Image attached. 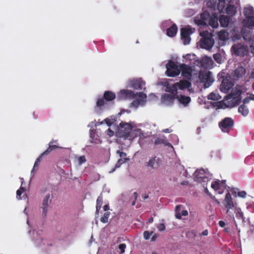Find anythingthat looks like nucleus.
<instances>
[{
	"instance_id": "obj_39",
	"label": "nucleus",
	"mask_w": 254,
	"mask_h": 254,
	"mask_svg": "<svg viewBox=\"0 0 254 254\" xmlns=\"http://www.w3.org/2000/svg\"><path fill=\"white\" fill-rule=\"evenodd\" d=\"M104 99L101 98V99H98L96 102V105L98 107H101L102 106H104L105 104V102L104 101Z\"/></svg>"
},
{
	"instance_id": "obj_18",
	"label": "nucleus",
	"mask_w": 254,
	"mask_h": 254,
	"mask_svg": "<svg viewBox=\"0 0 254 254\" xmlns=\"http://www.w3.org/2000/svg\"><path fill=\"white\" fill-rule=\"evenodd\" d=\"M183 208L182 205H178L175 208V216L177 219H180L182 216H186L188 215V212L186 210H181Z\"/></svg>"
},
{
	"instance_id": "obj_33",
	"label": "nucleus",
	"mask_w": 254,
	"mask_h": 254,
	"mask_svg": "<svg viewBox=\"0 0 254 254\" xmlns=\"http://www.w3.org/2000/svg\"><path fill=\"white\" fill-rule=\"evenodd\" d=\"M228 33L225 30H222L218 33L219 39L222 41H225L228 39Z\"/></svg>"
},
{
	"instance_id": "obj_35",
	"label": "nucleus",
	"mask_w": 254,
	"mask_h": 254,
	"mask_svg": "<svg viewBox=\"0 0 254 254\" xmlns=\"http://www.w3.org/2000/svg\"><path fill=\"white\" fill-rule=\"evenodd\" d=\"M139 99L134 100L131 103V105L132 107L134 108H137L140 105L141 102H143L146 98L142 99L141 97H139Z\"/></svg>"
},
{
	"instance_id": "obj_14",
	"label": "nucleus",
	"mask_w": 254,
	"mask_h": 254,
	"mask_svg": "<svg viewBox=\"0 0 254 254\" xmlns=\"http://www.w3.org/2000/svg\"><path fill=\"white\" fill-rule=\"evenodd\" d=\"M224 205L227 209V213H228L229 210L232 209L234 206L231 195L229 192L227 193L226 194L224 199Z\"/></svg>"
},
{
	"instance_id": "obj_48",
	"label": "nucleus",
	"mask_w": 254,
	"mask_h": 254,
	"mask_svg": "<svg viewBox=\"0 0 254 254\" xmlns=\"http://www.w3.org/2000/svg\"><path fill=\"white\" fill-rule=\"evenodd\" d=\"M86 158L85 156L83 155L79 157L78 163L79 164H82L86 162Z\"/></svg>"
},
{
	"instance_id": "obj_5",
	"label": "nucleus",
	"mask_w": 254,
	"mask_h": 254,
	"mask_svg": "<svg viewBox=\"0 0 254 254\" xmlns=\"http://www.w3.org/2000/svg\"><path fill=\"white\" fill-rule=\"evenodd\" d=\"M166 66V74L168 76L175 77L180 73V67L179 68L177 63L173 61H169Z\"/></svg>"
},
{
	"instance_id": "obj_51",
	"label": "nucleus",
	"mask_w": 254,
	"mask_h": 254,
	"mask_svg": "<svg viewBox=\"0 0 254 254\" xmlns=\"http://www.w3.org/2000/svg\"><path fill=\"white\" fill-rule=\"evenodd\" d=\"M107 134L109 136L111 137L114 135V132L112 130H111L110 128H109L107 130Z\"/></svg>"
},
{
	"instance_id": "obj_32",
	"label": "nucleus",
	"mask_w": 254,
	"mask_h": 254,
	"mask_svg": "<svg viewBox=\"0 0 254 254\" xmlns=\"http://www.w3.org/2000/svg\"><path fill=\"white\" fill-rule=\"evenodd\" d=\"M103 203V196L101 194L96 200V213L98 214Z\"/></svg>"
},
{
	"instance_id": "obj_50",
	"label": "nucleus",
	"mask_w": 254,
	"mask_h": 254,
	"mask_svg": "<svg viewBox=\"0 0 254 254\" xmlns=\"http://www.w3.org/2000/svg\"><path fill=\"white\" fill-rule=\"evenodd\" d=\"M236 216L237 218H241L243 220H244L245 218L244 217V214L242 212L238 211L236 213Z\"/></svg>"
},
{
	"instance_id": "obj_13",
	"label": "nucleus",
	"mask_w": 254,
	"mask_h": 254,
	"mask_svg": "<svg viewBox=\"0 0 254 254\" xmlns=\"http://www.w3.org/2000/svg\"><path fill=\"white\" fill-rule=\"evenodd\" d=\"M194 180L196 182H205L208 181V178L205 176V170L203 169L196 170L194 173Z\"/></svg>"
},
{
	"instance_id": "obj_16",
	"label": "nucleus",
	"mask_w": 254,
	"mask_h": 254,
	"mask_svg": "<svg viewBox=\"0 0 254 254\" xmlns=\"http://www.w3.org/2000/svg\"><path fill=\"white\" fill-rule=\"evenodd\" d=\"M50 198V194H48L46 195V196L44 198L42 201L41 208L42 209V215L44 217H45L47 214L48 207L49 206L48 201Z\"/></svg>"
},
{
	"instance_id": "obj_29",
	"label": "nucleus",
	"mask_w": 254,
	"mask_h": 254,
	"mask_svg": "<svg viewBox=\"0 0 254 254\" xmlns=\"http://www.w3.org/2000/svg\"><path fill=\"white\" fill-rule=\"evenodd\" d=\"M154 143L155 145L163 144L167 146L171 145V144L168 141V140L165 137L156 138L155 139Z\"/></svg>"
},
{
	"instance_id": "obj_49",
	"label": "nucleus",
	"mask_w": 254,
	"mask_h": 254,
	"mask_svg": "<svg viewBox=\"0 0 254 254\" xmlns=\"http://www.w3.org/2000/svg\"><path fill=\"white\" fill-rule=\"evenodd\" d=\"M238 195L242 198H245L247 195V193L245 191H241L238 193Z\"/></svg>"
},
{
	"instance_id": "obj_40",
	"label": "nucleus",
	"mask_w": 254,
	"mask_h": 254,
	"mask_svg": "<svg viewBox=\"0 0 254 254\" xmlns=\"http://www.w3.org/2000/svg\"><path fill=\"white\" fill-rule=\"evenodd\" d=\"M153 234V232L151 231V232H149L147 231H144L143 233V237L145 240H148L150 238V236L152 235Z\"/></svg>"
},
{
	"instance_id": "obj_20",
	"label": "nucleus",
	"mask_w": 254,
	"mask_h": 254,
	"mask_svg": "<svg viewBox=\"0 0 254 254\" xmlns=\"http://www.w3.org/2000/svg\"><path fill=\"white\" fill-rule=\"evenodd\" d=\"M159 161V158L155 156L149 160L146 163V166L152 169H155L158 167Z\"/></svg>"
},
{
	"instance_id": "obj_44",
	"label": "nucleus",
	"mask_w": 254,
	"mask_h": 254,
	"mask_svg": "<svg viewBox=\"0 0 254 254\" xmlns=\"http://www.w3.org/2000/svg\"><path fill=\"white\" fill-rule=\"evenodd\" d=\"M25 190V189L23 187H21L20 189L16 191L17 197H18L19 199H20L22 191H24Z\"/></svg>"
},
{
	"instance_id": "obj_56",
	"label": "nucleus",
	"mask_w": 254,
	"mask_h": 254,
	"mask_svg": "<svg viewBox=\"0 0 254 254\" xmlns=\"http://www.w3.org/2000/svg\"><path fill=\"white\" fill-rule=\"evenodd\" d=\"M248 97L250 100H254V94L253 93H251Z\"/></svg>"
},
{
	"instance_id": "obj_43",
	"label": "nucleus",
	"mask_w": 254,
	"mask_h": 254,
	"mask_svg": "<svg viewBox=\"0 0 254 254\" xmlns=\"http://www.w3.org/2000/svg\"><path fill=\"white\" fill-rule=\"evenodd\" d=\"M241 93V92L240 93L239 95L238 96L233 98V101H234L235 105H238L240 102V101L241 100V98L240 97Z\"/></svg>"
},
{
	"instance_id": "obj_1",
	"label": "nucleus",
	"mask_w": 254,
	"mask_h": 254,
	"mask_svg": "<svg viewBox=\"0 0 254 254\" xmlns=\"http://www.w3.org/2000/svg\"><path fill=\"white\" fill-rule=\"evenodd\" d=\"M218 17L216 14L210 15L207 11H204L199 16L195 17L194 23L198 26H205L209 25L213 28L218 26Z\"/></svg>"
},
{
	"instance_id": "obj_37",
	"label": "nucleus",
	"mask_w": 254,
	"mask_h": 254,
	"mask_svg": "<svg viewBox=\"0 0 254 254\" xmlns=\"http://www.w3.org/2000/svg\"><path fill=\"white\" fill-rule=\"evenodd\" d=\"M110 215V212L107 211L104 214L103 217H102L100 219V221L101 222L104 223H106L108 221L109 217Z\"/></svg>"
},
{
	"instance_id": "obj_15",
	"label": "nucleus",
	"mask_w": 254,
	"mask_h": 254,
	"mask_svg": "<svg viewBox=\"0 0 254 254\" xmlns=\"http://www.w3.org/2000/svg\"><path fill=\"white\" fill-rule=\"evenodd\" d=\"M145 84V82L141 78L133 79L130 82L131 86L133 88L138 90L142 89Z\"/></svg>"
},
{
	"instance_id": "obj_4",
	"label": "nucleus",
	"mask_w": 254,
	"mask_h": 254,
	"mask_svg": "<svg viewBox=\"0 0 254 254\" xmlns=\"http://www.w3.org/2000/svg\"><path fill=\"white\" fill-rule=\"evenodd\" d=\"M136 97H141L143 99L147 98L146 95L142 92L134 93L132 91L126 89L121 90L118 95V98L120 100L132 99Z\"/></svg>"
},
{
	"instance_id": "obj_21",
	"label": "nucleus",
	"mask_w": 254,
	"mask_h": 254,
	"mask_svg": "<svg viewBox=\"0 0 254 254\" xmlns=\"http://www.w3.org/2000/svg\"><path fill=\"white\" fill-rule=\"evenodd\" d=\"M246 72V69L242 66H239L234 71V76L238 78L242 77Z\"/></svg>"
},
{
	"instance_id": "obj_55",
	"label": "nucleus",
	"mask_w": 254,
	"mask_h": 254,
	"mask_svg": "<svg viewBox=\"0 0 254 254\" xmlns=\"http://www.w3.org/2000/svg\"><path fill=\"white\" fill-rule=\"evenodd\" d=\"M250 47L252 50V52L254 54V40L253 41Z\"/></svg>"
},
{
	"instance_id": "obj_47",
	"label": "nucleus",
	"mask_w": 254,
	"mask_h": 254,
	"mask_svg": "<svg viewBox=\"0 0 254 254\" xmlns=\"http://www.w3.org/2000/svg\"><path fill=\"white\" fill-rule=\"evenodd\" d=\"M158 231H163L165 230V226L163 223H160L158 225L157 227Z\"/></svg>"
},
{
	"instance_id": "obj_6",
	"label": "nucleus",
	"mask_w": 254,
	"mask_h": 254,
	"mask_svg": "<svg viewBox=\"0 0 254 254\" xmlns=\"http://www.w3.org/2000/svg\"><path fill=\"white\" fill-rule=\"evenodd\" d=\"M120 127V133L122 137L125 138L133 137L131 135L132 127L130 124L121 122L119 124Z\"/></svg>"
},
{
	"instance_id": "obj_25",
	"label": "nucleus",
	"mask_w": 254,
	"mask_h": 254,
	"mask_svg": "<svg viewBox=\"0 0 254 254\" xmlns=\"http://www.w3.org/2000/svg\"><path fill=\"white\" fill-rule=\"evenodd\" d=\"M179 102L185 106H188L191 101V98L189 96L185 95L179 96V98H177Z\"/></svg>"
},
{
	"instance_id": "obj_11",
	"label": "nucleus",
	"mask_w": 254,
	"mask_h": 254,
	"mask_svg": "<svg viewBox=\"0 0 254 254\" xmlns=\"http://www.w3.org/2000/svg\"><path fill=\"white\" fill-rule=\"evenodd\" d=\"M233 85L234 84L231 81V77L230 76H226L222 81L220 86V90L221 92L226 93L232 88Z\"/></svg>"
},
{
	"instance_id": "obj_63",
	"label": "nucleus",
	"mask_w": 254,
	"mask_h": 254,
	"mask_svg": "<svg viewBox=\"0 0 254 254\" xmlns=\"http://www.w3.org/2000/svg\"><path fill=\"white\" fill-rule=\"evenodd\" d=\"M225 182L226 181L224 180V181H220L221 182V186L222 187L223 185H225Z\"/></svg>"
},
{
	"instance_id": "obj_64",
	"label": "nucleus",
	"mask_w": 254,
	"mask_h": 254,
	"mask_svg": "<svg viewBox=\"0 0 254 254\" xmlns=\"http://www.w3.org/2000/svg\"><path fill=\"white\" fill-rule=\"evenodd\" d=\"M143 197L144 199H147L148 198V195L147 194H146V195H144V196H143Z\"/></svg>"
},
{
	"instance_id": "obj_26",
	"label": "nucleus",
	"mask_w": 254,
	"mask_h": 254,
	"mask_svg": "<svg viewBox=\"0 0 254 254\" xmlns=\"http://www.w3.org/2000/svg\"><path fill=\"white\" fill-rule=\"evenodd\" d=\"M103 98L107 101H111L115 99L116 94L111 91H106L104 93Z\"/></svg>"
},
{
	"instance_id": "obj_54",
	"label": "nucleus",
	"mask_w": 254,
	"mask_h": 254,
	"mask_svg": "<svg viewBox=\"0 0 254 254\" xmlns=\"http://www.w3.org/2000/svg\"><path fill=\"white\" fill-rule=\"evenodd\" d=\"M208 234L207 230H205L201 233V236H207Z\"/></svg>"
},
{
	"instance_id": "obj_52",
	"label": "nucleus",
	"mask_w": 254,
	"mask_h": 254,
	"mask_svg": "<svg viewBox=\"0 0 254 254\" xmlns=\"http://www.w3.org/2000/svg\"><path fill=\"white\" fill-rule=\"evenodd\" d=\"M250 100L249 99V98L248 97H247L245 99H244V100L243 101V104L242 105H245L246 104H248L250 102Z\"/></svg>"
},
{
	"instance_id": "obj_46",
	"label": "nucleus",
	"mask_w": 254,
	"mask_h": 254,
	"mask_svg": "<svg viewBox=\"0 0 254 254\" xmlns=\"http://www.w3.org/2000/svg\"><path fill=\"white\" fill-rule=\"evenodd\" d=\"M126 248V245L125 244H121L119 246V249L120 250L121 253L122 254L125 253Z\"/></svg>"
},
{
	"instance_id": "obj_31",
	"label": "nucleus",
	"mask_w": 254,
	"mask_h": 254,
	"mask_svg": "<svg viewBox=\"0 0 254 254\" xmlns=\"http://www.w3.org/2000/svg\"><path fill=\"white\" fill-rule=\"evenodd\" d=\"M226 12L229 15L233 16L236 13V7L234 5H229L226 8Z\"/></svg>"
},
{
	"instance_id": "obj_41",
	"label": "nucleus",
	"mask_w": 254,
	"mask_h": 254,
	"mask_svg": "<svg viewBox=\"0 0 254 254\" xmlns=\"http://www.w3.org/2000/svg\"><path fill=\"white\" fill-rule=\"evenodd\" d=\"M213 58L215 61L218 64H220L221 63V56L220 54H216L213 55Z\"/></svg>"
},
{
	"instance_id": "obj_3",
	"label": "nucleus",
	"mask_w": 254,
	"mask_h": 254,
	"mask_svg": "<svg viewBox=\"0 0 254 254\" xmlns=\"http://www.w3.org/2000/svg\"><path fill=\"white\" fill-rule=\"evenodd\" d=\"M245 19L243 24L245 27L253 30L254 28V8L252 6L244 9Z\"/></svg>"
},
{
	"instance_id": "obj_23",
	"label": "nucleus",
	"mask_w": 254,
	"mask_h": 254,
	"mask_svg": "<svg viewBox=\"0 0 254 254\" xmlns=\"http://www.w3.org/2000/svg\"><path fill=\"white\" fill-rule=\"evenodd\" d=\"M178 27L175 24H173L171 27L167 29L166 33L167 36L170 37H174L177 32Z\"/></svg>"
},
{
	"instance_id": "obj_12",
	"label": "nucleus",
	"mask_w": 254,
	"mask_h": 254,
	"mask_svg": "<svg viewBox=\"0 0 254 254\" xmlns=\"http://www.w3.org/2000/svg\"><path fill=\"white\" fill-rule=\"evenodd\" d=\"M180 72L182 75L185 78L190 80L192 77V69L191 67L185 64H182L180 65Z\"/></svg>"
},
{
	"instance_id": "obj_57",
	"label": "nucleus",
	"mask_w": 254,
	"mask_h": 254,
	"mask_svg": "<svg viewBox=\"0 0 254 254\" xmlns=\"http://www.w3.org/2000/svg\"><path fill=\"white\" fill-rule=\"evenodd\" d=\"M158 237V235H156V234H155L154 235H153L152 236V237L151 238V241L152 242H154L156 240V239H157V238Z\"/></svg>"
},
{
	"instance_id": "obj_28",
	"label": "nucleus",
	"mask_w": 254,
	"mask_h": 254,
	"mask_svg": "<svg viewBox=\"0 0 254 254\" xmlns=\"http://www.w3.org/2000/svg\"><path fill=\"white\" fill-rule=\"evenodd\" d=\"M219 22L222 27H226L229 25L230 18L224 15H220L219 17Z\"/></svg>"
},
{
	"instance_id": "obj_9",
	"label": "nucleus",
	"mask_w": 254,
	"mask_h": 254,
	"mask_svg": "<svg viewBox=\"0 0 254 254\" xmlns=\"http://www.w3.org/2000/svg\"><path fill=\"white\" fill-rule=\"evenodd\" d=\"M231 49L234 54L238 56L243 57L248 53L247 48L240 43L234 44Z\"/></svg>"
},
{
	"instance_id": "obj_34",
	"label": "nucleus",
	"mask_w": 254,
	"mask_h": 254,
	"mask_svg": "<svg viewBox=\"0 0 254 254\" xmlns=\"http://www.w3.org/2000/svg\"><path fill=\"white\" fill-rule=\"evenodd\" d=\"M44 155H46L45 154H44V152L40 155V156L36 159L35 162L34 164L33 168L31 171V173H33L35 169H36L39 165V164L40 163L41 160L42 158V157Z\"/></svg>"
},
{
	"instance_id": "obj_2",
	"label": "nucleus",
	"mask_w": 254,
	"mask_h": 254,
	"mask_svg": "<svg viewBox=\"0 0 254 254\" xmlns=\"http://www.w3.org/2000/svg\"><path fill=\"white\" fill-rule=\"evenodd\" d=\"M200 36L201 37L199 42L200 47L206 50L211 49L214 44L212 34L207 31H205L200 32Z\"/></svg>"
},
{
	"instance_id": "obj_58",
	"label": "nucleus",
	"mask_w": 254,
	"mask_h": 254,
	"mask_svg": "<svg viewBox=\"0 0 254 254\" xmlns=\"http://www.w3.org/2000/svg\"><path fill=\"white\" fill-rule=\"evenodd\" d=\"M162 131L165 133H170L171 132V130L169 128H166V129H163L162 130Z\"/></svg>"
},
{
	"instance_id": "obj_53",
	"label": "nucleus",
	"mask_w": 254,
	"mask_h": 254,
	"mask_svg": "<svg viewBox=\"0 0 254 254\" xmlns=\"http://www.w3.org/2000/svg\"><path fill=\"white\" fill-rule=\"evenodd\" d=\"M218 224H219V225L222 228L225 227V226L226 225L225 222L222 220L219 221Z\"/></svg>"
},
{
	"instance_id": "obj_42",
	"label": "nucleus",
	"mask_w": 254,
	"mask_h": 254,
	"mask_svg": "<svg viewBox=\"0 0 254 254\" xmlns=\"http://www.w3.org/2000/svg\"><path fill=\"white\" fill-rule=\"evenodd\" d=\"M117 153L119 154L121 159H123V160H125V159H128L127 158V153L124 152H122L120 150L117 151Z\"/></svg>"
},
{
	"instance_id": "obj_19",
	"label": "nucleus",
	"mask_w": 254,
	"mask_h": 254,
	"mask_svg": "<svg viewBox=\"0 0 254 254\" xmlns=\"http://www.w3.org/2000/svg\"><path fill=\"white\" fill-rule=\"evenodd\" d=\"M247 29V28L243 27L241 29V33L244 39L249 42L252 39V32L251 31V29L248 30Z\"/></svg>"
},
{
	"instance_id": "obj_38",
	"label": "nucleus",
	"mask_w": 254,
	"mask_h": 254,
	"mask_svg": "<svg viewBox=\"0 0 254 254\" xmlns=\"http://www.w3.org/2000/svg\"><path fill=\"white\" fill-rule=\"evenodd\" d=\"M207 98L211 100H217L219 99V95L214 92H211L208 95Z\"/></svg>"
},
{
	"instance_id": "obj_17",
	"label": "nucleus",
	"mask_w": 254,
	"mask_h": 254,
	"mask_svg": "<svg viewBox=\"0 0 254 254\" xmlns=\"http://www.w3.org/2000/svg\"><path fill=\"white\" fill-rule=\"evenodd\" d=\"M176 98H179V96L176 97L167 93L163 94L161 97V100L163 102L169 104H172L174 100Z\"/></svg>"
},
{
	"instance_id": "obj_61",
	"label": "nucleus",
	"mask_w": 254,
	"mask_h": 254,
	"mask_svg": "<svg viewBox=\"0 0 254 254\" xmlns=\"http://www.w3.org/2000/svg\"><path fill=\"white\" fill-rule=\"evenodd\" d=\"M133 196H134V199H136L137 198V197H138L137 193L136 192H134L133 193Z\"/></svg>"
},
{
	"instance_id": "obj_59",
	"label": "nucleus",
	"mask_w": 254,
	"mask_h": 254,
	"mask_svg": "<svg viewBox=\"0 0 254 254\" xmlns=\"http://www.w3.org/2000/svg\"><path fill=\"white\" fill-rule=\"evenodd\" d=\"M250 79H254V68L250 74Z\"/></svg>"
},
{
	"instance_id": "obj_60",
	"label": "nucleus",
	"mask_w": 254,
	"mask_h": 254,
	"mask_svg": "<svg viewBox=\"0 0 254 254\" xmlns=\"http://www.w3.org/2000/svg\"><path fill=\"white\" fill-rule=\"evenodd\" d=\"M103 208L104 211H107L109 209V206L108 205H105L103 207Z\"/></svg>"
},
{
	"instance_id": "obj_22",
	"label": "nucleus",
	"mask_w": 254,
	"mask_h": 254,
	"mask_svg": "<svg viewBox=\"0 0 254 254\" xmlns=\"http://www.w3.org/2000/svg\"><path fill=\"white\" fill-rule=\"evenodd\" d=\"M178 88L183 90L189 88L191 86L190 82L187 80H180L179 82L175 83Z\"/></svg>"
},
{
	"instance_id": "obj_62",
	"label": "nucleus",
	"mask_w": 254,
	"mask_h": 254,
	"mask_svg": "<svg viewBox=\"0 0 254 254\" xmlns=\"http://www.w3.org/2000/svg\"><path fill=\"white\" fill-rule=\"evenodd\" d=\"M153 221V218L152 217H150L148 219V222L149 223H152Z\"/></svg>"
},
{
	"instance_id": "obj_24",
	"label": "nucleus",
	"mask_w": 254,
	"mask_h": 254,
	"mask_svg": "<svg viewBox=\"0 0 254 254\" xmlns=\"http://www.w3.org/2000/svg\"><path fill=\"white\" fill-rule=\"evenodd\" d=\"M178 88L177 87V85H175V83L172 85H169L167 86L166 91L168 92L171 93L173 95H174L175 96H179V95H177L178 94V91H177Z\"/></svg>"
},
{
	"instance_id": "obj_30",
	"label": "nucleus",
	"mask_w": 254,
	"mask_h": 254,
	"mask_svg": "<svg viewBox=\"0 0 254 254\" xmlns=\"http://www.w3.org/2000/svg\"><path fill=\"white\" fill-rule=\"evenodd\" d=\"M238 112L244 117L247 116L249 113V110L248 107L246 105H241L238 108Z\"/></svg>"
},
{
	"instance_id": "obj_10",
	"label": "nucleus",
	"mask_w": 254,
	"mask_h": 254,
	"mask_svg": "<svg viewBox=\"0 0 254 254\" xmlns=\"http://www.w3.org/2000/svg\"><path fill=\"white\" fill-rule=\"evenodd\" d=\"M192 33V31L191 28H182L181 29V37L185 45L189 44L191 38L190 35Z\"/></svg>"
},
{
	"instance_id": "obj_36",
	"label": "nucleus",
	"mask_w": 254,
	"mask_h": 254,
	"mask_svg": "<svg viewBox=\"0 0 254 254\" xmlns=\"http://www.w3.org/2000/svg\"><path fill=\"white\" fill-rule=\"evenodd\" d=\"M211 188L215 190H217L220 189L221 186V182L220 181L217 180L214 182H213L211 184Z\"/></svg>"
},
{
	"instance_id": "obj_45",
	"label": "nucleus",
	"mask_w": 254,
	"mask_h": 254,
	"mask_svg": "<svg viewBox=\"0 0 254 254\" xmlns=\"http://www.w3.org/2000/svg\"><path fill=\"white\" fill-rule=\"evenodd\" d=\"M129 159H125V160H123L122 159H120L118 160L117 163L116 164V167H119L123 163L128 161Z\"/></svg>"
},
{
	"instance_id": "obj_27",
	"label": "nucleus",
	"mask_w": 254,
	"mask_h": 254,
	"mask_svg": "<svg viewBox=\"0 0 254 254\" xmlns=\"http://www.w3.org/2000/svg\"><path fill=\"white\" fill-rule=\"evenodd\" d=\"M56 143H57L56 141H51L49 143V147L44 152V154H45L47 155L49 154L52 151L59 148L58 146L55 144Z\"/></svg>"
},
{
	"instance_id": "obj_7",
	"label": "nucleus",
	"mask_w": 254,
	"mask_h": 254,
	"mask_svg": "<svg viewBox=\"0 0 254 254\" xmlns=\"http://www.w3.org/2000/svg\"><path fill=\"white\" fill-rule=\"evenodd\" d=\"M234 124L232 118L226 117L219 122V126L223 132L228 133L233 127Z\"/></svg>"
},
{
	"instance_id": "obj_8",
	"label": "nucleus",
	"mask_w": 254,
	"mask_h": 254,
	"mask_svg": "<svg viewBox=\"0 0 254 254\" xmlns=\"http://www.w3.org/2000/svg\"><path fill=\"white\" fill-rule=\"evenodd\" d=\"M199 78L201 82L204 83L205 88L209 87L213 82L211 77V72L209 71L200 72Z\"/></svg>"
}]
</instances>
